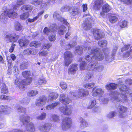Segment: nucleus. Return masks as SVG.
<instances>
[{
	"label": "nucleus",
	"instance_id": "1",
	"mask_svg": "<svg viewBox=\"0 0 132 132\" xmlns=\"http://www.w3.org/2000/svg\"><path fill=\"white\" fill-rule=\"evenodd\" d=\"M128 89L127 87L124 85H122L120 88V92L121 93L122 96H121V97L122 99L119 97L120 95L117 91L112 92L111 96L113 99L120 102H127L128 101L126 95L125 94H126V92L128 93L127 91H128Z\"/></svg>",
	"mask_w": 132,
	"mask_h": 132
},
{
	"label": "nucleus",
	"instance_id": "46",
	"mask_svg": "<svg viewBox=\"0 0 132 132\" xmlns=\"http://www.w3.org/2000/svg\"><path fill=\"white\" fill-rule=\"evenodd\" d=\"M22 28V27L18 22H16L15 25V29L16 30H20Z\"/></svg>",
	"mask_w": 132,
	"mask_h": 132
},
{
	"label": "nucleus",
	"instance_id": "44",
	"mask_svg": "<svg viewBox=\"0 0 132 132\" xmlns=\"http://www.w3.org/2000/svg\"><path fill=\"white\" fill-rule=\"evenodd\" d=\"M24 2V0H18L17 2L16 5L14 6L13 7L14 10L17 9V7L22 4Z\"/></svg>",
	"mask_w": 132,
	"mask_h": 132
},
{
	"label": "nucleus",
	"instance_id": "55",
	"mask_svg": "<svg viewBox=\"0 0 132 132\" xmlns=\"http://www.w3.org/2000/svg\"><path fill=\"white\" fill-rule=\"evenodd\" d=\"M103 66L97 64L95 71L96 72L101 71L103 70Z\"/></svg>",
	"mask_w": 132,
	"mask_h": 132
},
{
	"label": "nucleus",
	"instance_id": "11",
	"mask_svg": "<svg viewBox=\"0 0 132 132\" xmlns=\"http://www.w3.org/2000/svg\"><path fill=\"white\" fill-rule=\"evenodd\" d=\"M51 125V124L48 123L41 124L38 127V129L41 132L48 131L50 130Z\"/></svg>",
	"mask_w": 132,
	"mask_h": 132
},
{
	"label": "nucleus",
	"instance_id": "15",
	"mask_svg": "<svg viewBox=\"0 0 132 132\" xmlns=\"http://www.w3.org/2000/svg\"><path fill=\"white\" fill-rule=\"evenodd\" d=\"M118 109L119 117L121 118L125 117L126 115V112L127 110V108L122 105H121L118 106Z\"/></svg>",
	"mask_w": 132,
	"mask_h": 132
},
{
	"label": "nucleus",
	"instance_id": "4",
	"mask_svg": "<svg viewBox=\"0 0 132 132\" xmlns=\"http://www.w3.org/2000/svg\"><path fill=\"white\" fill-rule=\"evenodd\" d=\"M88 16L89 17L87 18L85 21L82 24V26L83 29L85 30L89 29L91 28V22L93 21V20L91 19L90 15L88 14L84 15V17L86 16Z\"/></svg>",
	"mask_w": 132,
	"mask_h": 132
},
{
	"label": "nucleus",
	"instance_id": "20",
	"mask_svg": "<svg viewBox=\"0 0 132 132\" xmlns=\"http://www.w3.org/2000/svg\"><path fill=\"white\" fill-rule=\"evenodd\" d=\"M37 52V51L34 49L27 48L23 51V54L27 55H34L36 54Z\"/></svg>",
	"mask_w": 132,
	"mask_h": 132
},
{
	"label": "nucleus",
	"instance_id": "22",
	"mask_svg": "<svg viewBox=\"0 0 132 132\" xmlns=\"http://www.w3.org/2000/svg\"><path fill=\"white\" fill-rule=\"evenodd\" d=\"M33 9L32 6L29 5H25L22 6L21 8V12H29L31 11Z\"/></svg>",
	"mask_w": 132,
	"mask_h": 132
},
{
	"label": "nucleus",
	"instance_id": "17",
	"mask_svg": "<svg viewBox=\"0 0 132 132\" xmlns=\"http://www.w3.org/2000/svg\"><path fill=\"white\" fill-rule=\"evenodd\" d=\"M88 94V91L84 89H81L77 91V96L79 97H83L87 95Z\"/></svg>",
	"mask_w": 132,
	"mask_h": 132
},
{
	"label": "nucleus",
	"instance_id": "13",
	"mask_svg": "<svg viewBox=\"0 0 132 132\" xmlns=\"http://www.w3.org/2000/svg\"><path fill=\"white\" fill-rule=\"evenodd\" d=\"M46 2H46H44L43 1V0H36L32 2V4L35 6L40 4V8H45L47 6V3Z\"/></svg>",
	"mask_w": 132,
	"mask_h": 132
},
{
	"label": "nucleus",
	"instance_id": "39",
	"mask_svg": "<svg viewBox=\"0 0 132 132\" xmlns=\"http://www.w3.org/2000/svg\"><path fill=\"white\" fill-rule=\"evenodd\" d=\"M46 80L44 78H39L38 81L36 82V85L38 86L45 84L46 82Z\"/></svg>",
	"mask_w": 132,
	"mask_h": 132
},
{
	"label": "nucleus",
	"instance_id": "5",
	"mask_svg": "<svg viewBox=\"0 0 132 132\" xmlns=\"http://www.w3.org/2000/svg\"><path fill=\"white\" fill-rule=\"evenodd\" d=\"M72 123L71 119L69 118H64L62 122V128L64 130H66L70 127Z\"/></svg>",
	"mask_w": 132,
	"mask_h": 132
},
{
	"label": "nucleus",
	"instance_id": "9",
	"mask_svg": "<svg viewBox=\"0 0 132 132\" xmlns=\"http://www.w3.org/2000/svg\"><path fill=\"white\" fill-rule=\"evenodd\" d=\"M32 81V78H27L26 79L22 81L18 87H19L20 89L24 90L25 88V86L30 84Z\"/></svg>",
	"mask_w": 132,
	"mask_h": 132
},
{
	"label": "nucleus",
	"instance_id": "51",
	"mask_svg": "<svg viewBox=\"0 0 132 132\" xmlns=\"http://www.w3.org/2000/svg\"><path fill=\"white\" fill-rule=\"evenodd\" d=\"M86 64L84 61H82L80 64V68L81 70H83L86 69Z\"/></svg>",
	"mask_w": 132,
	"mask_h": 132
},
{
	"label": "nucleus",
	"instance_id": "60",
	"mask_svg": "<svg viewBox=\"0 0 132 132\" xmlns=\"http://www.w3.org/2000/svg\"><path fill=\"white\" fill-rule=\"evenodd\" d=\"M127 22L126 21H124L121 22L120 23V27L123 28L127 26Z\"/></svg>",
	"mask_w": 132,
	"mask_h": 132
},
{
	"label": "nucleus",
	"instance_id": "47",
	"mask_svg": "<svg viewBox=\"0 0 132 132\" xmlns=\"http://www.w3.org/2000/svg\"><path fill=\"white\" fill-rule=\"evenodd\" d=\"M95 84L94 83L91 82L87 83L84 85V87L86 88L90 89L92 88L94 86Z\"/></svg>",
	"mask_w": 132,
	"mask_h": 132
},
{
	"label": "nucleus",
	"instance_id": "35",
	"mask_svg": "<svg viewBox=\"0 0 132 132\" xmlns=\"http://www.w3.org/2000/svg\"><path fill=\"white\" fill-rule=\"evenodd\" d=\"M15 109L17 110L18 112H20L21 113H26L27 112L26 108L22 107L21 106L17 105L15 106Z\"/></svg>",
	"mask_w": 132,
	"mask_h": 132
},
{
	"label": "nucleus",
	"instance_id": "21",
	"mask_svg": "<svg viewBox=\"0 0 132 132\" xmlns=\"http://www.w3.org/2000/svg\"><path fill=\"white\" fill-rule=\"evenodd\" d=\"M6 37L9 39L10 42H14L17 41L19 38V36L15 34H13L9 35H6Z\"/></svg>",
	"mask_w": 132,
	"mask_h": 132
},
{
	"label": "nucleus",
	"instance_id": "36",
	"mask_svg": "<svg viewBox=\"0 0 132 132\" xmlns=\"http://www.w3.org/2000/svg\"><path fill=\"white\" fill-rule=\"evenodd\" d=\"M89 55H87L85 58V59L89 62H92L95 59L94 54L91 53V51Z\"/></svg>",
	"mask_w": 132,
	"mask_h": 132
},
{
	"label": "nucleus",
	"instance_id": "18",
	"mask_svg": "<svg viewBox=\"0 0 132 132\" xmlns=\"http://www.w3.org/2000/svg\"><path fill=\"white\" fill-rule=\"evenodd\" d=\"M59 109L63 114L66 115H69L71 112V108L67 106L62 107L60 108Z\"/></svg>",
	"mask_w": 132,
	"mask_h": 132
},
{
	"label": "nucleus",
	"instance_id": "24",
	"mask_svg": "<svg viewBox=\"0 0 132 132\" xmlns=\"http://www.w3.org/2000/svg\"><path fill=\"white\" fill-rule=\"evenodd\" d=\"M103 3V1L102 0H96L95 2V4L94 5V9L95 10H99Z\"/></svg>",
	"mask_w": 132,
	"mask_h": 132
},
{
	"label": "nucleus",
	"instance_id": "61",
	"mask_svg": "<svg viewBox=\"0 0 132 132\" xmlns=\"http://www.w3.org/2000/svg\"><path fill=\"white\" fill-rule=\"evenodd\" d=\"M13 71L14 74L15 76H16L18 75L19 73L18 70V69L17 67L16 66H14Z\"/></svg>",
	"mask_w": 132,
	"mask_h": 132
},
{
	"label": "nucleus",
	"instance_id": "38",
	"mask_svg": "<svg viewBox=\"0 0 132 132\" xmlns=\"http://www.w3.org/2000/svg\"><path fill=\"white\" fill-rule=\"evenodd\" d=\"M64 55V59H72L73 57V54L69 51L65 52Z\"/></svg>",
	"mask_w": 132,
	"mask_h": 132
},
{
	"label": "nucleus",
	"instance_id": "2",
	"mask_svg": "<svg viewBox=\"0 0 132 132\" xmlns=\"http://www.w3.org/2000/svg\"><path fill=\"white\" fill-rule=\"evenodd\" d=\"M17 16V13L13 10L11 9L2 13L0 16V18L2 21L5 23L3 20H6L8 17L10 18H16Z\"/></svg>",
	"mask_w": 132,
	"mask_h": 132
},
{
	"label": "nucleus",
	"instance_id": "41",
	"mask_svg": "<svg viewBox=\"0 0 132 132\" xmlns=\"http://www.w3.org/2000/svg\"><path fill=\"white\" fill-rule=\"evenodd\" d=\"M51 120L54 122H58L60 121L59 117L56 114H53L51 116Z\"/></svg>",
	"mask_w": 132,
	"mask_h": 132
},
{
	"label": "nucleus",
	"instance_id": "49",
	"mask_svg": "<svg viewBox=\"0 0 132 132\" xmlns=\"http://www.w3.org/2000/svg\"><path fill=\"white\" fill-rule=\"evenodd\" d=\"M124 4L129 5L132 8V0H120Z\"/></svg>",
	"mask_w": 132,
	"mask_h": 132
},
{
	"label": "nucleus",
	"instance_id": "45",
	"mask_svg": "<svg viewBox=\"0 0 132 132\" xmlns=\"http://www.w3.org/2000/svg\"><path fill=\"white\" fill-rule=\"evenodd\" d=\"M1 92L6 94L8 92V88L4 84H3V87L1 89Z\"/></svg>",
	"mask_w": 132,
	"mask_h": 132
},
{
	"label": "nucleus",
	"instance_id": "12",
	"mask_svg": "<svg viewBox=\"0 0 132 132\" xmlns=\"http://www.w3.org/2000/svg\"><path fill=\"white\" fill-rule=\"evenodd\" d=\"M92 95L94 97H101L103 95L104 91L101 88H94L93 89Z\"/></svg>",
	"mask_w": 132,
	"mask_h": 132
},
{
	"label": "nucleus",
	"instance_id": "3",
	"mask_svg": "<svg viewBox=\"0 0 132 132\" xmlns=\"http://www.w3.org/2000/svg\"><path fill=\"white\" fill-rule=\"evenodd\" d=\"M90 44L86 43L83 46H82L81 47L78 46L75 48V53L77 55H80L83 53V50H89L90 49Z\"/></svg>",
	"mask_w": 132,
	"mask_h": 132
},
{
	"label": "nucleus",
	"instance_id": "62",
	"mask_svg": "<svg viewBox=\"0 0 132 132\" xmlns=\"http://www.w3.org/2000/svg\"><path fill=\"white\" fill-rule=\"evenodd\" d=\"M22 75L23 77H27L30 75L31 73L29 71H24L22 72Z\"/></svg>",
	"mask_w": 132,
	"mask_h": 132
},
{
	"label": "nucleus",
	"instance_id": "16",
	"mask_svg": "<svg viewBox=\"0 0 132 132\" xmlns=\"http://www.w3.org/2000/svg\"><path fill=\"white\" fill-rule=\"evenodd\" d=\"M93 35L95 38L96 39H99L104 36V34L100 29H97L94 30Z\"/></svg>",
	"mask_w": 132,
	"mask_h": 132
},
{
	"label": "nucleus",
	"instance_id": "34",
	"mask_svg": "<svg viewBox=\"0 0 132 132\" xmlns=\"http://www.w3.org/2000/svg\"><path fill=\"white\" fill-rule=\"evenodd\" d=\"M70 13L71 15L73 16L79 15L80 13L79 10L77 8L74 7L72 9Z\"/></svg>",
	"mask_w": 132,
	"mask_h": 132
},
{
	"label": "nucleus",
	"instance_id": "31",
	"mask_svg": "<svg viewBox=\"0 0 132 132\" xmlns=\"http://www.w3.org/2000/svg\"><path fill=\"white\" fill-rule=\"evenodd\" d=\"M60 103L59 102H57L52 103L46 106V110H49L54 109L55 107L58 105Z\"/></svg>",
	"mask_w": 132,
	"mask_h": 132
},
{
	"label": "nucleus",
	"instance_id": "14",
	"mask_svg": "<svg viewBox=\"0 0 132 132\" xmlns=\"http://www.w3.org/2000/svg\"><path fill=\"white\" fill-rule=\"evenodd\" d=\"M59 99L61 102L65 104H69L71 101L68 96L64 94L60 95Z\"/></svg>",
	"mask_w": 132,
	"mask_h": 132
},
{
	"label": "nucleus",
	"instance_id": "32",
	"mask_svg": "<svg viewBox=\"0 0 132 132\" xmlns=\"http://www.w3.org/2000/svg\"><path fill=\"white\" fill-rule=\"evenodd\" d=\"M117 85L114 83H111L106 86V88L108 90H111L117 88Z\"/></svg>",
	"mask_w": 132,
	"mask_h": 132
},
{
	"label": "nucleus",
	"instance_id": "27",
	"mask_svg": "<svg viewBox=\"0 0 132 132\" xmlns=\"http://www.w3.org/2000/svg\"><path fill=\"white\" fill-rule=\"evenodd\" d=\"M67 30V28L64 26L62 25L59 28L58 31V33L60 35H63L66 32Z\"/></svg>",
	"mask_w": 132,
	"mask_h": 132
},
{
	"label": "nucleus",
	"instance_id": "54",
	"mask_svg": "<svg viewBox=\"0 0 132 132\" xmlns=\"http://www.w3.org/2000/svg\"><path fill=\"white\" fill-rule=\"evenodd\" d=\"M76 44V42H73V43L70 44L66 46V48L67 50H69L72 48Z\"/></svg>",
	"mask_w": 132,
	"mask_h": 132
},
{
	"label": "nucleus",
	"instance_id": "25",
	"mask_svg": "<svg viewBox=\"0 0 132 132\" xmlns=\"http://www.w3.org/2000/svg\"><path fill=\"white\" fill-rule=\"evenodd\" d=\"M26 129L29 132H33L35 130L34 124L31 122H29L26 126Z\"/></svg>",
	"mask_w": 132,
	"mask_h": 132
},
{
	"label": "nucleus",
	"instance_id": "50",
	"mask_svg": "<svg viewBox=\"0 0 132 132\" xmlns=\"http://www.w3.org/2000/svg\"><path fill=\"white\" fill-rule=\"evenodd\" d=\"M116 112L114 111H112L109 113L106 116L109 119L113 118L116 115Z\"/></svg>",
	"mask_w": 132,
	"mask_h": 132
},
{
	"label": "nucleus",
	"instance_id": "58",
	"mask_svg": "<svg viewBox=\"0 0 132 132\" xmlns=\"http://www.w3.org/2000/svg\"><path fill=\"white\" fill-rule=\"evenodd\" d=\"M114 56H113V57L112 56V57H110L108 54H105V59L106 61H111L113 60Z\"/></svg>",
	"mask_w": 132,
	"mask_h": 132
},
{
	"label": "nucleus",
	"instance_id": "37",
	"mask_svg": "<svg viewBox=\"0 0 132 132\" xmlns=\"http://www.w3.org/2000/svg\"><path fill=\"white\" fill-rule=\"evenodd\" d=\"M54 32V31L53 32L50 34L49 35L48 39L50 41H54L56 38V37Z\"/></svg>",
	"mask_w": 132,
	"mask_h": 132
},
{
	"label": "nucleus",
	"instance_id": "53",
	"mask_svg": "<svg viewBox=\"0 0 132 132\" xmlns=\"http://www.w3.org/2000/svg\"><path fill=\"white\" fill-rule=\"evenodd\" d=\"M117 17L114 16H111L110 18V21L112 23L115 22L117 21Z\"/></svg>",
	"mask_w": 132,
	"mask_h": 132
},
{
	"label": "nucleus",
	"instance_id": "26",
	"mask_svg": "<svg viewBox=\"0 0 132 132\" xmlns=\"http://www.w3.org/2000/svg\"><path fill=\"white\" fill-rule=\"evenodd\" d=\"M80 127L81 128H83L88 126V124L87 122L82 118H80Z\"/></svg>",
	"mask_w": 132,
	"mask_h": 132
},
{
	"label": "nucleus",
	"instance_id": "6",
	"mask_svg": "<svg viewBox=\"0 0 132 132\" xmlns=\"http://www.w3.org/2000/svg\"><path fill=\"white\" fill-rule=\"evenodd\" d=\"M91 53L94 54V58L97 60H101L104 58V55L98 48H94L91 50Z\"/></svg>",
	"mask_w": 132,
	"mask_h": 132
},
{
	"label": "nucleus",
	"instance_id": "63",
	"mask_svg": "<svg viewBox=\"0 0 132 132\" xmlns=\"http://www.w3.org/2000/svg\"><path fill=\"white\" fill-rule=\"evenodd\" d=\"M27 63L24 62H23L20 66V68L22 70L26 69L27 67Z\"/></svg>",
	"mask_w": 132,
	"mask_h": 132
},
{
	"label": "nucleus",
	"instance_id": "48",
	"mask_svg": "<svg viewBox=\"0 0 132 132\" xmlns=\"http://www.w3.org/2000/svg\"><path fill=\"white\" fill-rule=\"evenodd\" d=\"M129 56H132V47H131L130 51L129 52H126L123 55V56L124 57L126 58L129 57Z\"/></svg>",
	"mask_w": 132,
	"mask_h": 132
},
{
	"label": "nucleus",
	"instance_id": "33",
	"mask_svg": "<svg viewBox=\"0 0 132 132\" xmlns=\"http://www.w3.org/2000/svg\"><path fill=\"white\" fill-rule=\"evenodd\" d=\"M111 9V6L108 4L104 5L102 7V10L105 13L109 12Z\"/></svg>",
	"mask_w": 132,
	"mask_h": 132
},
{
	"label": "nucleus",
	"instance_id": "43",
	"mask_svg": "<svg viewBox=\"0 0 132 132\" xmlns=\"http://www.w3.org/2000/svg\"><path fill=\"white\" fill-rule=\"evenodd\" d=\"M30 99L29 98H25L23 99L21 101V102L22 104L27 105L29 103Z\"/></svg>",
	"mask_w": 132,
	"mask_h": 132
},
{
	"label": "nucleus",
	"instance_id": "42",
	"mask_svg": "<svg viewBox=\"0 0 132 132\" xmlns=\"http://www.w3.org/2000/svg\"><path fill=\"white\" fill-rule=\"evenodd\" d=\"M38 93V92L36 90H31L27 93V95L30 97L36 96Z\"/></svg>",
	"mask_w": 132,
	"mask_h": 132
},
{
	"label": "nucleus",
	"instance_id": "40",
	"mask_svg": "<svg viewBox=\"0 0 132 132\" xmlns=\"http://www.w3.org/2000/svg\"><path fill=\"white\" fill-rule=\"evenodd\" d=\"M46 116L47 114L46 113L42 112L40 115L37 117V119L39 120H44L45 119Z\"/></svg>",
	"mask_w": 132,
	"mask_h": 132
},
{
	"label": "nucleus",
	"instance_id": "10",
	"mask_svg": "<svg viewBox=\"0 0 132 132\" xmlns=\"http://www.w3.org/2000/svg\"><path fill=\"white\" fill-rule=\"evenodd\" d=\"M46 97L45 96H41L39 97L38 99L36 100L35 102V105L37 106H42L46 104Z\"/></svg>",
	"mask_w": 132,
	"mask_h": 132
},
{
	"label": "nucleus",
	"instance_id": "56",
	"mask_svg": "<svg viewBox=\"0 0 132 132\" xmlns=\"http://www.w3.org/2000/svg\"><path fill=\"white\" fill-rule=\"evenodd\" d=\"M98 44L101 47H103L106 46L107 44V42L106 40L101 41H99Z\"/></svg>",
	"mask_w": 132,
	"mask_h": 132
},
{
	"label": "nucleus",
	"instance_id": "7",
	"mask_svg": "<svg viewBox=\"0 0 132 132\" xmlns=\"http://www.w3.org/2000/svg\"><path fill=\"white\" fill-rule=\"evenodd\" d=\"M57 28V26L56 24H52L49 27V28L47 27H45L43 30V32L45 34L48 35L49 33L50 34L53 32L55 31Z\"/></svg>",
	"mask_w": 132,
	"mask_h": 132
},
{
	"label": "nucleus",
	"instance_id": "19",
	"mask_svg": "<svg viewBox=\"0 0 132 132\" xmlns=\"http://www.w3.org/2000/svg\"><path fill=\"white\" fill-rule=\"evenodd\" d=\"M78 64H72L69 67L68 70V73L70 74H74L78 70Z\"/></svg>",
	"mask_w": 132,
	"mask_h": 132
},
{
	"label": "nucleus",
	"instance_id": "23",
	"mask_svg": "<svg viewBox=\"0 0 132 132\" xmlns=\"http://www.w3.org/2000/svg\"><path fill=\"white\" fill-rule=\"evenodd\" d=\"M30 117L28 116H22L20 118V120L23 124H26L29 122Z\"/></svg>",
	"mask_w": 132,
	"mask_h": 132
},
{
	"label": "nucleus",
	"instance_id": "52",
	"mask_svg": "<svg viewBox=\"0 0 132 132\" xmlns=\"http://www.w3.org/2000/svg\"><path fill=\"white\" fill-rule=\"evenodd\" d=\"M29 16V14L28 13H23L20 16V19L22 20H25Z\"/></svg>",
	"mask_w": 132,
	"mask_h": 132
},
{
	"label": "nucleus",
	"instance_id": "28",
	"mask_svg": "<svg viewBox=\"0 0 132 132\" xmlns=\"http://www.w3.org/2000/svg\"><path fill=\"white\" fill-rule=\"evenodd\" d=\"M10 109V108H7L6 105L2 106H0V112L6 114L9 112V110Z\"/></svg>",
	"mask_w": 132,
	"mask_h": 132
},
{
	"label": "nucleus",
	"instance_id": "64",
	"mask_svg": "<svg viewBox=\"0 0 132 132\" xmlns=\"http://www.w3.org/2000/svg\"><path fill=\"white\" fill-rule=\"evenodd\" d=\"M72 61V59H65V64L66 66H68L71 63Z\"/></svg>",
	"mask_w": 132,
	"mask_h": 132
},
{
	"label": "nucleus",
	"instance_id": "59",
	"mask_svg": "<svg viewBox=\"0 0 132 132\" xmlns=\"http://www.w3.org/2000/svg\"><path fill=\"white\" fill-rule=\"evenodd\" d=\"M60 85L63 89H65L67 87V84L64 82H60Z\"/></svg>",
	"mask_w": 132,
	"mask_h": 132
},
{
	"label": "nucleus",
	"instance_id": "30",
	"mask_svg": "<svg viewBox=\"0 0 132 132\" xmlns=\"http://www.w3.org/2000/svg\"><path fill=\"white\" fill-rule=\"evenodd\" d=\"M58 96V94L56 93L53 92L50 93L49 95L48 99L50 101L56 100Z\"/></svg>",
	"mask_w": 132,
	"mask_h": 132
},
{
	"label": "nucleus",
	"instance_id": "8",
	"mask_svg": "<svg viewBox=\"0 0 132 132\" xmlns=\"http://www.w3.org/2000/svg\"><path fill=\"white\" fill-rule=\"evenodd\" d=\"M53 18L55 19H57L60 21L61 22L67 26H68L69 23L67 22L66 19L60 16V14L59 12L56 11L54 12L53 14Z\"/></svg>",
	"mask_w": 132,
	"mask_h": 132
},
{
	"label": "nucleus",
	"instance_id": "29",
	"mask_svg": "<svg viewBox=\"0 0 132 132\" xmlns=\"http://www.w3.org/2000/svg\"><path fill=\"white\" fill-rule=\"evenodd\" d=\"M18 43L21 47L27 46L28 43V41L27 39L23 38L18 40Z\"/></svg>",
	"mask_w": 132,
	"mask_h": 132
},
{
	"label": "nucleus",
	"instance_id": "57",
	"mask_svg": "<svg viewBox=\"0 0 132 132\" xmlns=\"http://www.w3.org/2000/svg\"><path fill=\"white\" fill-rule=\"evenodd\" d=\"M40 45V44L38 42L33 41L30 44V46H34L37 47Z\"/></svg>",
	"mask_w": 132,
	"mask_h": 132
}]
</instances>
